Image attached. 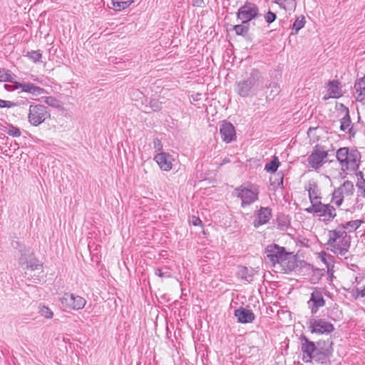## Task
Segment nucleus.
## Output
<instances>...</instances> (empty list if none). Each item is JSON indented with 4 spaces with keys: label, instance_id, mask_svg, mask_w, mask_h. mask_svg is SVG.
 I'll return each mask as SVG.
<instances>
[{
    "label": "nucleus",
    "instance_id": "ddd939ff",
    "mask_svg": "<svg viewBox=\"0 0 365 365\" xmlns=\"http://www.w3.org/2000/svg\"><path fill=\"white\" fill-rule=\"evenodd\" d=\"M360 159V152L355 148H350L346 160L347 161V166H344L343 170L356 171L359 168Z\"/></svg>",
    "mask_w": 365,
    "mask_h": 365
},
{
    "label": "nucleus",
    "instance_id": "7c9ffc66",
    "mask_svg": "<svg viewBox=\"0 0 365 365\" xmlns=\"http://www.w3.org/2000/svg\"><path fill=\"white\" fill-rule=\"evenodd\" d=\"M305 22L304 16L297 17L292 24L291 35L297 34L299 31L304 26Z\"/></svg>",
    "mask_w": 365,
    "mask_h": 365
},
{
    "label": "nucleus",
    "instance_id": "13d9d810",
    "mask_svg": "<svg viewBox=\"0 0 365 365\" xmlns=\"http://www.w3.org/2000/svg\"><path fill=\"white\" fill-rule=\"evenodd\" d=\"M5 105H6V101L0 99V108H5Z\"/></svg>",
    "mask_w": 365,
    "mask_h": 365
},
{
    "label": "nucleus",
    "instance_id": "39448f33",
    "mask_svg": "<svg viewBox=\"0 0 365 365\" xmlns=\"http://www.w3.org/2000/svg\"><path fill=\"white\" fill-rule=\"evenodd\" d=\"M235 195L241 200V207H245L254 203L259 199V187L248 182L243 184L234 190Z\"/></svg>",
    "mask_w": 365,
    "mask_h": 365
},
{
    "label": "nucleus",
    "instance_id": "f3484780",
    "mask_svg": "<svg viewBox=\"0 0 365 365\" xmlns=\"http://www.w3.org/2000/svg\"><path fill=\"white\" fill-rule=\"evenodd\" d=\"M234 315L237 319L238 322L242 324L251 323L255 319V315L251 309L242 307L235 309Z\"/></svg>",
    "mask_w": 365,
    "mask_h": 365
},
{
    "label": "nucleus",
    "instance_id": "72a5a7b5",
    "mask_svg": "<svg viewBox=\"0 0 365 365\" xmlns=\"http://www.w3.org/2000/svg\"><path fill=\"white\" fill-rule=\"evenodd\" d=\"M273 1L279 4L284 9L291 10L295 9L297 3L295 0H273Z\"/></svg>",
    "mask_w": 365,
    "mask_h": 365
},
{
    "label": "nucleus",
    "instance_id": "de8ad7c7",
    "mask_svg": "<svg viewBox=\"0 0 365 365\" xmlns=\"http://www.w3.org/2000/svg\"><path fill=\"white\" fill-rule=\"evenodd\" d=\"M269 87L272 88L271 93H273V98L280 91L279 86L277 83H270Z\"/></svg>",
    "mask_w": 365,
    "mask_h": 365
},
{
    "label": "nucleus",
    "instance_id": "393cba45",
    "mask_svg": "<svg viewBox=\"0 0 365 365\" xmlns=\"http://www.w3.org/2000/svg\"><path fill=\"white\" fill-rule=\"evenodd\" d=\"M34 255V252L29 247H26L24 250H20L18 257L19 264L21 267L24 266Z\"/></svg>",
    "mask_w": 365,
    "mask_h": 365
},
{
    "label": "nucleus",
    "instance_id": "f704fd0d",
    "mask_svg": "<svg viewBox=\"0 0 365 365\" xmlns=\"http://www.w3.org/2000/svg\"><path fill=\"white\" fill-rule=\"evenodd\" d=\"M25 56L35 63L41 62L42 53L40 50L28 51Z\"/></svg>",
    "mask_w": 365,
    "mask_h": 365
},
{
    "label": "nucleus",
    "instance_id": "c03bdc74",
    "mask_svg": "<svg viewBox=\"0 0 365 365\" xmlns=\"http://www.w3.org/2000/svg\"><path fill=\"white\" fill-rule=\"evenodd\" d=\"M149 106L154 112H158L162 109V103L157 99H151Z\"/></svg>",
    "mask_w": 365,
    "mask_h": 365
},
{
    "label": "nucleus",
    "instance_id": "dca6fc26",
    "mask_svg": "<svg viewBox=\"0 0 365 365\" xmlns=\"http://www.w3.org/2000/svg\"><path fill=\"white\" fill-rule=\"evenodd\" d=\"M271 217L272 209L269 207H261L256 212L253 225L255 227L257 228L259 226L267 223Z\"/></svg>",
    "mask_w": 365,
    "mask_h": 365
},
{
    "label": "nucleus",
    "instance_id": "6e6d98bb",
    "mask_svg": "<svg viewBox=\"0 0 365 365\" xmlns=\"http://www.w3.org/2000/svg\"><path fill=\"white\" fill-rule=\"evenodd\" d=\"M356 177H357V181H362V180H365L364 178V175H363V173L361 171H359L356 173Z\"/></svg>",
    "mask_w": 365,
    "mask_h": 365
},
{
    "label": "nucleus",
    "instance_id": "a19ab883",
    "mask_svg": "<svg viewBox=\"0 0 365 365\" xmlns=\"http://www.w3.org/2000/svg\"><path fill=\"white\" fill-rule=\"evenodd\" d=\"M5 132L13 137H19L21 135V132L18 127H16L11 124H10Z\"/></svg>",
    "mask_w": 365,
    "mask_h": 365
},
{
    "label": "nucleus",
    "instance_id": "f03ea898",
    "mask_svg": "<svg viewBox=\"0 0 365 365\" xmlns=\"http://www.w3.org/2000/svg\"><path fill=\"white\" fill-rule=\"evenodd\" d=\"M265 258L267 259L273 266L279 264L284 272L287 273L294 270L297 267V260L292 252H287L284 247L275 243L269 245L264 250Z\"/></svg>",
    "mask_w": 365,
    "mask_h": 365
},
{
    "label": "nucleus",
    "instance_id": "9d476101",
    "mask_svg": "<svg viewBox=\"0 0 365 365\" xmlns=\"http://www.w3.org/2000/svg\"><path fill=\"white\" fill-rule=\"evenodd\" d=\"M309 330L312 334H329L334 330V325L324 319L312 318L307 322Z\"/></svg>",
    "mask_w": 365,
    "mask_h": 365
},
{
    "label": "nucleus",
    "instance_id": "2eb2a0df",
    "mask_svg": "<svg viewBox=\"0 0 365 365\" xmlns=\"http://www.w3.org/2000/svg\"><path fill=\"white\" fill-rule=\"evenodd\" d=\"M341 107L343 108L345 114L344 117L340 119V130L344 132L347 130L349 137L354 138L356 135V130L351 125V120L349 115V110L344 104H341Z\"/></svg>",
    "mask_w": 365,
    "mask_h": 365
},
{
    "label": "nucleus",
    "instance_id": "20e7f679",
    "mask_svg": "<svg viewBox=\"0 0 365 365\" xmlns=\"http://www.w3.org/2000/svg\"><path fill=\"white\" fill-rule=\"evenodd\" d=\"M263 83V77L257 68H252L249 76L242 81L236 82L235 92L242 98L255 95V87Z\"/></svg>",
    "mask_w": 365,
    "mask_h": 365
},
{
    "label": "nucleus",
    "instance_id": "37998d69",
    "mask_svg": "<svg viewBox=\"0 0 365 365\" xmlns=\"http://www.w3.org/2000/svg\"><path fill=\"white\" fill-rule=\"evenodd\" d=\"M12 84H5L4 88L8 91H14L16 90H18L19 88H22L23 83H19L17 81H14L13 80V82H11Z\"/></svg>",
    "mask_w": 365,
    "mask_h": 365
},
{
    "label": "nucleus",
    "instance_id": "5fc2aeb1",
    "mask_svg": "<svg viewBox=\"0 0 365 365\" xmlns=\"http://www.w3.org/2000/svg\"><path fill=\"white\" fill-rule=\"evenodd\" d=\"M204 4V0H192V5L194 6H202Z\"/></svg>",
    "mask_w": 365,
    "mask_h": 365
},
{
    "label": "nucleus",
    "instance_id": "bf43d9fd",
    "mask_svg": "<svg viewBox=\"0 0 365 365\" xmlns=\"http://www.w3.org/2000/svg\"><path fill=\"white\" fill-rule=\"evenodd\" d=\"M361 297H365V285L364 287L361 289V292H360Z\"/></svg>",
    "mask_w": 365,
    "mask_h": 365
},
{
    "label": "nucleus",
    "instance_id": "4c0bfd02",
    "mask_svg": "<svg viewBox=\"0 0 365 365\" xmlns=\"http://www.w3.org/2000/svg\"><path fill=\"white\" fill-rule=\"evenodd\" d=\"M284 175L282 173H274V176H272L269 179L270 184L273 186L279 187L283 185Z\"/></svg>",
    "mask_w": 365,
    "mask_h": 365
},
{
    "label": "nucleus",
    "instance_id": "603ef678",
    "mask_svg": "<svg viewBox=\"0 0 365 365\" xmlns=\"http://www.w3.org/2000/svg\"><path fill=\"white\" fill-rule=\"evenodd\" d=\"M361 292V289H359V288H355L354 289H353V293H352V296L354 299H358L359 297H361V295H360V292Z\"/></svg>",
    "mask_w": 365,
    "mask_h": 365
},
{
    "label": "nucleus",
    "instance_id": "79ce46f5",
    "mask_svg": "<svg viewBox=\"0 0 365 365\" xmlns=\"http://www.w3.org/2000/svg\"><path fill=\"white\" fill-rule=\"evenodd\" d=\"M39 313L46 319H51L53 316V312L46 306L39 307Z\"/></svg>",
    "mask_w": 365,
    "mask_h": 365
},
{
    "label": "nucleus",
    "instance_id": "cd10ccee",
    "mask_svg": "<svg viewBox=\"0 0 365 365\" xmlns=\"http://www.w3.org/2000/svg\"><path fill=\"white\" fill-rule=\"evenodd\" d=\"M134 0H127L124 1H120L118 0H112L111 4L112 8L116 11H121L127 8H128L133 3Z\"/></svg>",
    "mask_w": 365,
    "mask_h": 365
},
{
    "label": "nucleus",
    "instance_id": "bb28decb",
    "mask_svg": "<svg viewBox=\"0 0 365 365\" xmlns=\"http://www.w3.org/2000/svg\"><path fill=\"white\" fill-rule=\"evenodd\" d=\"M241 21L242 23L240 24L234 26L233 30L237 35L245 37L248 34L250 24L244 21Z\"/></svg>",
    "mask_w": 365,
    "mask_h": 365
},
{
    "label": "nucleus",
    "instance_id": "1a4fd4ad",
    "mask_svg": "<svg viewBox=\"0 0 365 365\" xmlns=\"http://www.w3.org/2000/svg\"><path fill=\"white\" fill-rule=\"evenodd\" d=\"M328 153L329 150L326 149L325 146L317 144L307 158L310 167L315 170L320 168L327 162Z\"/></svg>",
    "mask_w": 365,
    "mask_h": 365
},
{
    "label": "nucleus",
    "instance_id": "052dcab7",
    "mask_svg": "<svg viewBox=\"0 0 365 365\" xmlns=\"http://www.w3.org/2000/svg\"><path fill=\"white\" fill-rule=\"evenodd\" d=\"M230 162V159L229 158H225L222 161V164H225V163H229Z\"/></svg>",
    "mask_w": 365,
    "mask_h": 365
},
{
    "label": "nucleus",
    "instance_id": "9b49d317",
    "mask_svg": "<svg viewBox=\"0 0 365 365\" xmlns=\"http://www.w3.org/2000/svg\"><path fill=\"white\" fill-rule=\"evenodd\" d=\"M59 301L63 307L73 310L82 309L86 304L83 297L69 292L64 293L59 297Z\"/></svg>",
    "mask_w": 365,
    "mask_h": 365
},
{
    "label": "nucleus",
    "instance_id": "58836bf2",
    "mask_svg": "<svg viewBox=\"0 0 365 365\" xmlns=\"http://www.w3.org/2000/svg\"><path fill=\"white\" fill-rule=\"evenodd\" d=\"M340 187H342L343 192H344L346 195H351L354 193V185L349 180L344 182Z\"/></svg>",
    "mask_w": 365,
    "mask_h": 365
},
{
    "label": "nucleus",
    "instance_id": "c756f323",
    "mask_svg": "<svg viewBox=\"0 0 365 365\" xmlns=\"http://www.w3.org/2000/svg\"><path fill=\"white\" fill-rule=\"evenodd\" d=\"M362 222H364V221L361 220H351L344 224H340L337 227H343L342 229L345 231L346 230H349V232H354L359 227Z\"/></svg>",
    "mask_w": 365,
    "mask_h": 365
},
{
    "label": "nucleus",
    "instance_id": "3c124183",
    "mask_svg": "<svg viewBox=\"0 0 365 365\" xmlns=\"http://www.w3.org/2000/svg\"><path fill=\"white\" fill-rule=\"evenodd\" d=\"M190 222L194 225V226H198V225H200L202 224V220L198 217H196V216H192V219L190 220Z\"/></svg>",
    "mask_w": 365,
    "mask_h": 365
},
{
    "label": "nucleus",
    "instance_id": "680f3d73",
    "mask_svg": "<svg viewBox=\"0 0 365 365\" xmlns=\"http://www.w3.org/2000/svg\"><path fill=\"white\" fill-rule=\"evenodd\" d=\"M356 282H359L358 277H356Z\"/></svg>",
    "mask_w": 365,
    "mask_h": 365
},
{
    "label": "nucleus",
    "instance_id": "f257e3e1",
    "mask_svg": "<svg viewBox=\"0 0 365 365\" xmlns=\"http://www.w3.org/2000/svg\"><path fill=\"white\" fill-rule=\"evenodd\" d=\"M301 350L303 354L302 360L305 363L314 360L322 365H329L333 356V341L330 339L319 340L314 342L306 336L301 335Z\"/></svg>",
    "mask_w": 365,
    "mask_h": 365
},
{
    "label": "nucleus",
    "instance_id": "b1692460",
    "mask_svg": "<svg viewBox=\"0 0 365 365\" xmlns=\"http://www.w3.org/2000/svg\"><path fill=\"white\" fill-rule=\"evenodd\" d=\"M350 148L348 147H342L339 148L336 152V158L339 163L341 169H344V166H347V161L346 160L349 155Z\"/></svg>",
    "mask_w": 365,
    "mask_h": 365
},
{
    "label": "nucleus",
    "instance_id": "7ed1b4c3",
    "mask_svg": "<svg viewBox=\"0 0 365 365\" xmlns=\"http://www.w3.org/2000/svg\"><path fill=\"white\" fill-rule=\"evenodd\" d=\"M342 228L343 227H337L335 230H329V239L326 245L327 250L346 259V255L349 252L351 246V237Z\"/></svg>",
    "mask_w": 365,
    "mask_h": 365
},
{
    "label": "nucleus",
    "instance_id": "a211bd4d",
    "mask_svg": "<svg viewBox=\"0 0 365 365\" xmlns=\"http://www.w3.org/2000/svg\"><path fill=\"white\" fill-rule=\"evenodd\" d=\"M154 160L161 170L164 171H169L172 169L173 158L171 155L165 152H161L155 156Z\"/></svg>",
    "mask_w": 365,
    "mask_h": 365
},
{
    "label": "nucleus",
    "instance_id": "c85d7f7f",
    "mask_svg": "<svg viewBox=\"0 0 365 365\" xmlns=\"http://www.w3.org/2000/svg\"><path fill=\"white\" fill-rule=\"evenodd\" d=\"M280 165L281 163L278 158L274 156L272 159L265 165L264 170H266L267 173L274 174Z\"/></svg>",
    "mask_w": 365,
    "mask_h": 365
},
{
    "label": "nucleus",
    "instance_id": "8fccbe9b",
    "mask_svg": "<svg viewBox=\"0 0 365 365\" xmlns=\"http://www.w3.org/2000/svg\"><path fill=\"white\" fill-rule=\"evenodd\" d=\"M153 145H154V148L156 150L160 151L163 150V143L160 139L155 138L153 140Z\"/></svg>",
    "mask_w": 365,
    "mask_h": 365
},
{
    "label": "nucleus",
    "instance_id": "412c9836",
    "mask_svg": "<svg viewBox=\"0 0 365 365\" xmlns=\"http://www.w3.org/2000/svg\"><path fill=\"white\" fill-rule=\"evenodd\" d=\"M356 100L362 102L365 100V76L357 79L354 83Z\"/></svg>",
    "mask_w": 365,
    "mask_h": 365
},
{
    "label": "nucleus",
    "instance_id": "a878e982",
    "mask_svg": "<svg viewBox=\"0 0 365 365\" xmlns=\"http://www.w3.org/2000/svg\"><path fill=\"white\" fill-rule=\"evenodd\" d=\"M154 274L160 278L168 279L173 277V270L170 267L165 265L155 269Z\"/></svg>",
    "mask_w": 365,
    "mask_h": 365
},
{
    "label": "nucleus",
    "instance_id": "473e14b6",
    "mask_svg": "<svg viewBox=\"0 0 365 365\" xmlns=\"http://www.w3.org/2000/svg\"><path fill=\"white\" fill-rule=\"evenodd\" d=\"M343 190L342 187H338L334 190L332 193V202L338 207L343 202Z\"/></svg>",
    "mask_w": 365,
    "mask_h": 365
},
{
    "label": "nucleus",
    "instance_id": "e433bc0d",
    "mask_svg": "<svg viewBox=\"0 0 365 365\" xmlns=\"http://www.w3.org/2000/svg\"><path fill=\"white\" fill-rule=\"evenodd\" d=\"M14 77L16 75L11 73L9 71L0 70V82H13Z\"/></svg>",
    "mask_w": 365,
    "mask_h": 365
},
{
    "label": "nucleus",
    "instance_id": "5701e85b",
    "mask_svg": "<svg viewBox=\"0 0 365 365\" xmlns=\"http://www.w3.org/2000/svg\"><path fill=\"white\" fill-rule=\"evenodd\" d=\"M45 89L35 86L31 83H23L21 92L29 93L34 96H38L45 93Z\"/></svg>",
    "mask_w": 365,
    "mask_h": 365
},
{
    "label": "nucleus",
    "instance_id": "09e8293b",
    "mask_svg": "<svg viewBox=\"0 0 365 365\" xmlns=\"http://www.w3.org/2000/svg\"><path fill=\"white\" fill-rule=\"evenodd\" d=\"M11 245L14 247V249L18 250L19 252H20V250H24L26 248L24 245H23L20 242L16 241V240L12 241Z\"/></svg>",
    "mask_w": 365,
    "mask_h": 365
},
{
    "label": "nucleus",
    "instance_id": "4be33fe9",
    "mask_svg": "<svg viewBox=\"0 0 365 365\" xmlns=\"http://www.w3.org/2000/svg\"><path fill=\"white\" fill-rule=\"evenodd\" d=\"M236 276L237 278L241 279L242 280L250 282L252 281L253 278V269H248L245 266L240 265L238 267Z\"/></svg>",
    "mask_w": 365,
    "mask_h": 365
},
{
    "label": "nucleus",
    "instance_id": "49530a36",
    "mask_svg": "<svg viewBox=\"0 0 365 365\" xmlns=\"http://www.w3.org/2000/svg\"><path fill=\"white\" fill-rule=\"evenodd\" d=\"M264 19H265L266 22L269 24L276 20L277 15L274 12L269 11L266 14Z\"/></svg>",
    "mask_w": 365,
    "mask_h": 365
},
{
    "label": "nucleus",
    "instance_id": "4d7b16f0",
    "mask_svg": "<svg viewBox=\"0 0 365 365\" xmlns=\"http://www.w3.org/2000/svg\"><path fill=\"white\" fill-rule=\"evenodd\" d=\"M274 365H286V361L284 359H281L274 362Z\"/></svg>",
    "mask_w": 365,
    "mask_h": 365
},
{
    "label": "nucleus",
    "instance_id": "6ab92c4d",
    "mask_svg": "<svg viewBox=\"0 0 365 365\" xmlns=\"http://www.w3.org/2000/svg\"><path fill=\"white\" fill-rule=\"evenodd\" d=\"M339 83L338 81L333 80L329 81L327 83L328 86V97L324 96V99H327L329 98H339L342 96V92L341 88L339 86Z\"/></svg>",
    "mask_w": 365,
    "mask_h": 365
},
{
    "label": "nucleus",
    "instance_id": "ea45409f",
    "mask_svg": "<svg viewBox=\"0 0 365 365\" xmlns=\"http://www.w3.org/2000/svg\"><path fill=\"white\" fill-rule=\"evenodd\" d=\"M277 228L281 230H286L288 227L289 223L287 222V216L282 215L277 218Z\"/></svg>",
    "mask_w": 365,
    "mask_h": 365
},
{
    "label": "nucleus",
    "instance_id": "a18cd8bd",
    "mask_svg": "<svg viewBox=\"0 0 365 365\" xmlns=\"http://www.w3.org/2000/svg\"><path fill=\"white\" fill-rule=\"evenodd\" d=\"M356 187L358 189V197H362L365 198V180L362 181H357Z\"/></svg>",
    "mask_w": 365,
    "mask_h": 365
},
{
    "label": "nucleus",
    "instance_id": "f8f14e48",
    "mask_svg": "<svg viewBox=\"0 0 365 365\" xmlns=\"http://www.w3.org/2000/svg\"><path fill=\"white\" fill-rule=\"evenodd\" d=\"M309 307L312 315H314L319 311V309L323 307L325 304V299L322 295L320 288L314 287L313 292L311 293L310 299L307 302Z\"/></svg>",
    "mask_w": 365,
    "mask_h": 365
},
{
    "label": "nucleus",
    "instance_id": "6e6552de",
    "mask_svg": "<svg viewBox=\"0 0 365 365\" xmlns=\"http://www.w3.org/2000/svg\"><path fill=\"white\" fill-rule=\"evenodd\" d=\"M237 19L240 21H244L250 24L253 19H256L262 16L259 13V7L253 2L246 1L245 4L241 6L237 14Z\"/></svg>",
    "mask_w": 365,
    "mask_h": 365
},
{
    "label": "nucleus",
    "instance_id": "0eeeda50",
    "mask_svg": "<svg viewBox=\"0 0 365 365\" xmlns=\"http://www.w3.org/2000/svg\"><path fill=\"white\" fill-rule=\"evenodd\" d=\"M51 118L50 110L42 104H31L29 108L28 121L33 126H38Z\"/></svg>",
    "mask_w": 365,
    "mask_h": 365
},
{
    "label": "nucleus",
    "instance_id": "aec40b11",
    "mask_svg": "<svg viewBox=\"0 0 365 365\" xmlns=\"http://www.w3.org/2000/svg\"><path fill=\"white\" fill-rule=\"evenodd\" d=\"M305 190L309 193V199L312 205V202H315L314 200L321 199L317 183L314 180H309L308 185L305 186Z\"/></svg>",
    "mask_w": 365,
    "mask_h": 365
},
{
    "label": "nucleus",
    "instance_id": "864d4df0",
    "mask_svg": "<svg viewBox=\"0 0 365 365\" xmlns=\"http://www.w3.org/2000/svg\"><path fill=\"white\" fill-rule=\"evenodd\" d=\"M19 105V103L6 101L5 108H13V107H16Z\"/></svg>",
    "mask_w": 365,
    "mask_h": 365
},
{
    "label": "nucleus",
    "instance_id": "c9c22d12",
    "mask_svg": "<svg viewBox=\"0 0 365 365\" xmlns=\"http://www.w3.org/2000/svg\"><path fill=\"white\" fill-rule=\"evenodd\" d=\"M43 99V102L47 105L55 108H59L61 107V102L55 97L53 96H46L42 98Z\"/></svg>",
    "mask_w": 365,
    "mask_h": 365
},
{
    "label": "nucleus",
    "instance_id": "4468645a",
    "mask_svg": "<svg viewBox=\"0 0 365 365\" xmlns=\"http://www.w3.org/2000/svg\"><path fill=\"white\" fill-rule=\"evenodd\" d=\"M222 140L228 143L236 138V132L234 125L228 121L223 120L220 128Z\"/></svg>",
    "mask_w": 365,
    "mask_h": 365
},
{
    "label": "nucleus",
    "instance_id": "2f4dec72",
    "mask_svg": "<svg viewBox=\"0 0 365 365\" xmlns=\"http://www.w3.org/2000/svg\"><path fill=\"white\" fill-rule=\"evenodd\" d=\"M26 269L28 270H37L41 269L43 267V264L39 262V260L35 257L34 255L25 264Z\"/></svg>",
    "mask_w": 365,
    "mask_h": 365
},
{
    "label": "nucleus",
    "instance_id": "423d86ee",
    "mask_svg": "<svg viewBox=\"0 0 365 365\" xmlns=\"http://www.w3.org/2000/svg\"><path fill=\"white\" fill-rule=\"evenodd\" d=\"M308 213L317 215L322 217V220L327 223L333 220L336 216L335 208L330 204H324L321 201L312 202L309 207L304 210Z\"/></svg>",
    "mask_w": 365,
    "mask_h": 365
}]
</instances>
